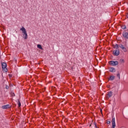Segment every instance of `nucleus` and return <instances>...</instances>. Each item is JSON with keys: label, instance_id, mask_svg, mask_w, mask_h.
<instances>
[{"label": "nucleus", "instance_id": "15", "mask_svg": "<svg viewBox=\"0 0 128 128\" xmlns=\"http://www.w3.org/2000/svg\"><path fill=\"white\" fill-rule=\"evenodd\" d=\"M22 106V104H20V100H18V108H20Z\"/></svg>", "mask_w": 128, "mask_h": 128}, {"label": "nucleus", "instance_id": "7", "mask_svg": "<svg viewBox=\"0 0 128 128\" xmlns=\"http://www.w3.org/2000/svg\"><path fill=\"white\" fill-rule=\"evenodd\" d=\"M12 108V106L8 104L2 106V108L3 110H8V108Z\"/></svg>", "mask_w": 128, "mask_h": 128}, {"label": "nucleus", "instance_id": "24", "mask_svg": "<svg viewBox=\"0 0 128 128\" xmlns=\"http://www.w3.org/2000/svg\"><path fill=\"white\" fill-rule=\"evenodd\" d=\"M126 16H127V18H128V14H127Z\"/></svg>", "mask_w": 128, "mask_h": 128}, {"label": "nucleus", "instance_id": "17", "mask_svg": "<svg viewBox=\"0 0 128 128\" xmlns=\"http://www.w3.org/2000/svg\"><path fill=\"white\" fill-rule=\"evenodd\" d=\"M122 30H126V26H123L122 27Z\"/></svg>", "mask_w": 128, "mask_h": 128}, {"label": "nucleus", "instance_id": "2", "mask_svg": "<svg viewBox=\"0 0 128 128\" xmlns=\"http://www.w3.org/2000/svg\"><path fill=\"white\" fill-rule=\"evenodd\" d=\"M2 70L4 72H8V68H6V63L3 62L2 64Z\"/></svg>", "mask_w": 128, "mask_h": 128}, {"label": "nucleus", "instance_id": "3", "mask_svg": "<svg viewBox=\"0 0 128 128\" xmlns=\"http://www.w3.org/2000/svg\"><path fill=\"white\" fill-rule=\"evenodd\" d=\"M111 96H112V91L108 92V94H106V98L108 100Z\"/></svg>", "mask_w": 128, "mask_h": 128}, {"label": "nucleus", "instance_id": "16", "mask_svg": "<svg viewBox=\"0 0 128 128\" xmlns=\"http://www.w3.org/2000/svg\"><path fill=\"white\" fill-rule=\"evenodd\" d=\"M120 64H124V59H120Z\"/></svg>", "mask_w": 128, "mask_h": 128}, {"label": "nucleus", "instance_id": "11", "mask_svg": "<svg viewBox=\"0 0 128 128\" xmlns=\"http://www.w3.org/2000/svg\"><path fill=\"white\" fill-rule=\"evenodd\" d=\"M20 30L24 34H26V28H24L22 27Z\"/></svg>", "mask_w": 128, "mask_h": 128}, {"label": "nucleus", "instance_id": "18", "mask_svg": "<svg viewBox=\"0 0 128 128\" xmlns=\"http://www.w3.org/2000/svg\"><path fill=\"white\" fill-rule=\"evenodd\" d=\"M117 76L119 80L120 78V74H117Z\"/></svg>", "mask_w": 128, "mask_h": 128}, {"label": "nucleus", "instance_id": "10", "mask_svg": "<svg viewBox=\"0 0 128 128\" xmlns=\"http://www.w3.org/2000/svg\"><path fill=\"white\" fill-rule=\"evenodd\" d=\"M109 70L111 72H116V69L114 68H110Z\"/></svg>", "mask_w": 128, "mask_h": 128}, {"label": "nucleus", "instance_id": "9", "mask_svg": "<svg viewBox=\"0 0 128 128\" xmlns=\"http://www.w3.org/2000/svg\"><path fill=\"white\" fill-rule=\"evenodd\" d=\"M114 78H116V76H110L108 80H114Z\"/></svg>", "mask_w": 128, "mask_h": 128}, {"label": "nucleus", "instance_id": "20", "mask_svg": "<svg viewBox=\"0 0 128 128\" xmlns=\"http://www.w3.org/2000/svg\"><path fill=\"white\" fill-rule=\"evenodd\" d=\"M6 90H8L9 87H8V86H6Z\"/></svg>", "mask_w": 128, "mask_h": 128}, {"label": "nucleus", "instance_id": "21", "mask_svg": "<svg viewBox=\"0 0 128 128\" xmlns=\"http://www.w3.org/2000/svg\"><path fill=\"white\" fill-rule=\"evenodd\" d=\"M12 96H15L14 93H12Z\"/></svg>", "mask_w": 128, "mask_h": 128}, {"label": "nucleus", "instance_id": "12", "mask_svg": "<svg viewBox=\"0 0 128 128\" xmlns=\"http://www.w3.org/2000/svg\"><path fill=\"white\" fill-rule=\"evenodd\" d=\"M23 36L24 40H26L28 38V33L23 34Z\"/></svg>", "mask_w": 128, "mask_h": 128}, {"label": "nucleus", "instance_id": "4", "mask_svg": "<svg viewBox=\"0 0 128 128\" xmlns=\"http://www.w3.org/2000/svg\"><path fill=\"white\" fill-rule=\"evenodd\" d=\"M109 64H111L112 66H118V62L111 60L109 62Z\"/></svg>", "mask_w": 128, "mask_h": 128}, {"label": "nucleus", "instance_id": "6", "mask_svg": "<svg viewBox=\"0 0 128 128\" xmlns=\"http://www.w3.org/2000/svg\"><path fill=\"white\" fill-rule=\"evenodd\" d=\"M116 128V118L112 116V128Z\"/></svg>", "mask_w": 128, "mask_h": 128}, {"label": "nucleus", "instance_id": "19", "mask_svg": "<svg viewBox=\"0 0 128 128\" xmlns=\"http://www.w3.org/2000/svg\"><path fill=\"white\" fill-rule=\"evenodd\" d=\"M106 124H110V121H107Z\"/></svg>", "mask_w": 128, "mask_h": 128}, {"label": "nucleus", "instance_id": "14", "mask_svg": "<svg viewBox=\"0 0 128 128\" xmlns=\"http://www.w3.org/2000/svg\"><path fill=\"white\" fill-rule=\"evenodd\" d=\"M37 47L38 48H40V50H42V45L40 44H38Z\"/></svg>", "mask_w": 128, "mask_h": 128}, {"label": "nucleus", "instance_id": "8", "mask_svg": "<svg viewBox=\"0 0 128 128\" xmlns=\"http://www.w3.org/2000/svg\"><path fill=\"white\" fill-rule=\"evenodd\" d=\"M122 36H124V38H126L127 40H128V33L124 32L122 33Z\"/></svg>", "mask_w": 128, "mask_h": 128}, {"label": "nucleus", "instance_id": "1", "mask_svg": "<svg viewBox=\"0 0 128 128\" xmlns=\"http://www.w3.org/2000/svg\"><path fill=\"white\" fill-rule=\"evenodd\" d=\"M119 46L120 48H122V50H123L124 52H128V46L126 45V44H125L124 46L120 44Z\"/></svg>", "mask_w": 128, "mask_h": 128}, {"label": "nucleus", "instance_id": "13", "mask_svg": "<svg viewBox=\"0 0 128 128\" xmlns=\"http://www.w3.org/2000/svg\"><path fill=\"white\" fill-rule=\"evenodd\" d=\"M114 48H116V50H118V48H120V45L116 44L115 46H114Z\"/></svg>", "mask_w": 128, "mask_h": 128}, {"label": "nucleus", "instance_id": "5", "mask_svg": "<svg viewBox=\"0 0 128 128\" xmlns=\"http://www.w3.org/2000/svg\"><path fill=\"white\" fill-rule=\"evenodd\" d=\"M113 54L116 56L120 55V50L116 49L113 51Z\"/></svg>", "mask_w": 128, "mask_h": 128}, {"label": "nucleus", "instance_id": "23", "mask_svg": "<svg viewBox=\"0 0 128 128\" xmlns=\"http://www.w3.org/2000/svg\"><path fill=\"white\" fill-rule=\"evenodd\" d=\"M96 128H98V126H96V125L95 126Z\"/></svg>", "mask_w": 128, "mask_h": 128}, {"label": "nucleus", "instance_id": "22", "mask_svg": "<svg viewBox=\"0 0 128 128\" xmlns=\"http://www.w3.org/2000/svg\"><path fill=\"white\" fill-rule=\"evenodd\" d=\"M8 76H12V74H9Z\"/></svg>", "mask_w": 128, "mask_h": 128}]
</instances>
